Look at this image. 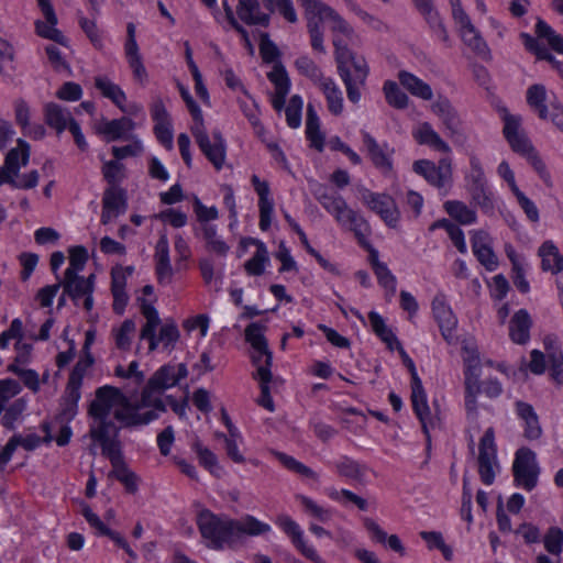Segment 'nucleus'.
Masks as SVG:
<instances>
[{
    "label": "nucleus",
    "instance_id": "412c9836",
    "mask_svg": "<svg viewBox=\"0 0 563 563\" xmlns=\"http://www.w3.org/2000/svg\"><path fill=\"white\" fill-rule=\"evenodd\" d=\"M192 135L205 156L217 170H220L225 162L227 145L221 142L212 143L205 128L197 130Z\"/></svg>",
    "mask_w": 563,
    "mask_h": 563
},
{
    "label": "nucleus",
    "instance_id": "5701e85b",
    "mask_svg": "<svg viewBox=\"0 0 563 563\" xmlns=\"http://www.w3.org/2000/svg\"><path fill=\"white\" fill-rule=\"evenodd\" d=\"M515 408L517 416L523 421L525 438L530 441L538 440L542 435V428L533 407L528 402L518 400Z\"/></svg>",
    "mask_w": 563,
    "mask_h": 563
},
{
    "label": "nucleus",
    "instance_id": "37998d69",
    "mask_svg": "<svg viewBox=\"0 0 563 563\" xmlns=\"http://www.w3.org/2000/svg\"><path fill=\"white\" fill-rule=\"evenodd\" d=\"M251 358L256 367V373L254 374V378L257 380H272V353L268 350V346L258 350H252Z\"/></svg>",
    "mask_w": 563,
    "mask_h": 563
},
{
    "label": "nucleus",
    "instance_id": "6e6d98bb",
    "mask_svg": "<svg viewBox=\"0 0 563 563\" xmlns=\"http://www.w3.org/2000/svg\"><path fill=\"white\" fill-rule=\"evenodd\" d=\"M263 4L271 13L278 12L289 23L298 20L292 0H263Z\"/></svg>",
    "mask_w": 563,
    "mask_h": 563
},
{
    "label": "nucleus",
    "instance_id": "aec40b11",
    "mask_svg": "<svg viewBox=\"0 0 563 563\" xmlns=\"http://www.w3.org/2000/svg\"><path fill=\"white\" fill-rule=\"evenodd\" d=\"M364 146L366 147L369 158L374 166L384 175L390 174L393 170L391 154L387 145H379L377 141L366 131H362Z\"/></svg>",
    "mask_w": 563,
    "mask_h": 563
},
{
    "label": "nucleus",
    "instance_id": "f257e3e1",
    "mask_svg": "<svg viewBox=\"0 0 563 563\" xmlns=\"http://www.w3.org/2000/svg\"><path fill=\"white\" fill-rule=\"evenodd\" d=\"M89 416L92 418L89 434L93 442L101 446L102 454L113 466L112 475L120 481L129 492L136 490V476L123 465L121 442L119 440L120 427L115 426L112 416L121 427H136L147 424L157 419L155 412L141 415L137 408L130 404V399L117 387L109 385L96 390L95 399L89 406Z\"/></svg>",
    "mask_w": 563,
    "mask_h": 563
},
{
    "label": "nucleus",
    "instance_id": "473e14b6",
    "mask_svg": "<svg viewBox=\"0 0 563 563\" xmlns=\"http://www.w3.org/2000/svg\"><path fill=\"white\" fill-rule=\"evenodd\" d=\"M124 54L134 78L141 84H145L147 81V71L143 64L136 40L125 41Z\"/></svg>",
    "mask_w": 563,
    "mask_h": 563
},
{
    "label": "nucleus",
    "instance_id": "ea45409f",
    "mask_svg": "<svg viewBox=\"0 0 563 563\" xmlns=\"http://www.w3.org/2000/svg\"><path fill=\"white\" fill-rule=\"evenodd\" d=\"M368 321L373 332L387 345L389 350L393 351L398 346V344H401L378 312L371 311L368 313Z\"/></svg>",
    "mask_w": 563,
    "mask_h": 563
},
{
    "label": "nucleus",
    "instance_id": "f3484780",
    "mask_svg": "<svg viewBox=\"0 0 563 563\" xmlns=\"http://www.w3.org/2000/svg\"><path fill=\"white\" fill-rule=\"evenodd\" d=\"M432 313L438 322L443 339L451 341L457 327V319L443 294H438L433 298Z\"/></svg>",
    "mask_w": 563,
    "mask_h": 563
},
{
    "label": "nucleus",
    "instance_id": "603ef678",
    "mask_svg": "<svg viewBox=\"0 0 563 563\" xmlns=\"http://www.w3.org/2000/svg\"><path fill=\"white\" fill-rule=\"evenodd\" d=\"M334 468L340 476L353 481H360L365 473L363 466H361L356 461L347 456H342L341 459H339L334 463Z\"/></svg>",
    "mask_w": 563,
    "mask_h": 563
},
{
    "label": "nucleus",
    "instance_id": "4468645a",
    "mask_svg": "<svg viewBox=\"0 0 563 563\" xmlns=\"http://www.w3.org/2000/svg\"><path fill=\"white\" fill-rule=\"evenodd\" d=\"M18 147L12 148L5 156L4 165L0 167V186L9 184L14 188L15 178L21 167L26 166L30 158L29 144L19 140Z\"/></svg>",
    "mask_w": 563,
    "mask_h": 563
},
{
    "label": "nucleus",
    "instance_id": "13d9d810",
    "mask_svg": "<svg viewBox=\"0 0 563 563\" xmlns=\"http://www.w3.org/2000/svg\"><path fill=\"white\" fill-rule=\"evenodd\" d=\"M295 65L301 75L311 79L316 85L325 78L319 66L307 55L298 57Z\"/></svg>",
    "mask_w": 563,
    "mask_h": 563
},
{
    "label": "nucleus",
    "instance_id": "0eeeda50",
    "mask_svg": "<svg viewBox=\"0 0 563 563\" xmlns=\"http://www.w3.org/2000/svg\"><path fill=\"white\" fill-rule=\"evenodd\" d=\"M465 409L472 421L477 418V396L481 394L482 364L474 346L463 347Z\"/></svg>",
    "mask_w": 563,
    "mask_h": 563
},
{
    "label": "nucleus",
    "instance_id": "4c0bfd02",
    "mask_svg": "<svg viewBox=\"0 0 563 563\" xmlns=\"http://www.w3.org/2000/svg\"><path fill=\"white\" fill-rule=\"evenodd\" d=\"M471 202L478 207L484 214L493 216L496 209V199L488 184L467 190Z\"/></svg>",
    "mask_w": 563,
    "mask_h": 563
},
{
    "label": "nucleus",
    "instance_id": "c756f323",
    "mask_svg": "<svg viewBox=\"0 0 563 563\" xmlns=\"http://www.w3.org/2000/svg\"><path fill=\"white\" fill-rule=\"evenodd\" d=\"M136 336V324L132 319H125L121 324L113 327L111 339L117 350L130 352Z\"/></svg>",
    "mask_w": 563,
    "mask_h": 563
},
{
    "label": "nucleus",
    "instance_id": "423d86ee",
    "mask_svg": "<svg viewBox=\"0 0 563 563\" xmlns=\"http://www.w3.org/2000/svg\"><path fill=\"white\" fill-rule=\"evenodd\" d=\"M188 375L187 366L184 363L165 364L161 366L153 376L148 379L146 386L142 391L141 401L137 405L130 404L137 408L141 415L147 412L165 411V402L162 398V393L179 384Z\"/></svg>",
    "mask_w": 563,
    "mask_h": 563
},
{
    "label": "nucleus",
    "instance_id": "0e129e2a",
    "mask_svg": "<svg viewBox=\"0 0 563 563\" xmlns=\"http://www.w3.org/2000/svg\"><path fill=\"white\" fill-rule=\"evenodd\" d=\"M88 261V252L84 246H73L69 250V266L66 275L78 274L81 272Z\"/></svg>",
    "mask_w": 563,
    "mask_h": 563
},
{
    "label": "nucleus",
    "instance_id": "09e8293b",
    "mask_svg": "<svg viewBox=\"0 0 563 563\" xmlns=\"http://www.w3.org/2000/svg\"><path fill=\"white\" fill-rule=\"evenodd\" d=\"M257 250L254 255L245 262L244 267L249 275L260 276L264 273L266 264L269 262L268 252L265 244L261 241L255 242Z\"/></svg>",
    "mask_w": 563,
    "mask_h": 563
},
{
    "label": "nucleus",
    "instance_id": "1a4fd4ad",
    "mask_svg": "<svg viewBox=\"0 0 563 563\" xmlns=\"http://www.w3.org/2000/svg\"><path fill=\"white\" fill-rule=\"evenodd\" d=\"M477 462L481 481L485 485H492L499 470L495 431L493 428H488L481 438Z\"/></svg>",
    "mask_w": 563,
    "mask_h": 563
},
{
    "label": "nucleus",
    "instance_id": "a878e982",
    "mask_svg": "<svg viewBox=\"0 0 563 563\" xmlns=\"http://www.w3.org/2000/svg\"><path fill=\"white\" fill-rule=\"evenodd\" d=\"M363 525L373 541L388 547L400 555L405 554V547L398 536H388L376 521L367 517L363 519Z\"/></svg>",
    "mask_w": 563,
    "mask_h": 563
},
{
    "label": "nucleus",
    "instance_id": "39448f33",
    "mask_svg": "<svg viewBox=\"0 0 563 563\" xmlns=\"http://www.w3.org/2000/svg\"><path fill=\"white\" fill-rule=\"evenodd\" d=\"M312 195L341 228L352 231L361 245L367 244L371 233L367 221L351 209L340 194L324 185L314 184Z\"/></svg>",
    "mask_w": 563,
    "mask_h": 563
},
{
    "label": "nucleus",
    "instance_id": "c85d7f7f",
    "mask_svg": "<svg viewBox=\"0 0 563 563\" xmlns=\"http://www.w3.org/2000/svg\"><path fill=\"white\" fill-rule=\"evenodd\" d=\"M532 321L527 310H518L509 323V336L517 344H526L530 339Z\"/></svg>",
    "mask_w": 563,
    "mask_h": 563
},
{
    "label": "nucleus",
    "instance_id": "dca6fc26",
    "mask_svg": "<svg viewBox=\"0 0 563 563\" xmlns=\"http://www.w3.org/2000/svg\"><path fill=\"white\" fill-rule=\"evenodd\" d=\"M93 275H90L88 278H84L78 276V274H65L64 279L60 283V286L64 288V292L67 294L76 305H78V301L84 298L82 306L87 311L91 310L93 307Z\"/></svg>",
    "mask_w": 563,
    "mask_h": 563
},
{
    "label": "nucleus",
    "instance_id": "f03ea898",
    "mask_svg": "<svg viewBox=\"0 0 563 563\" xmlns=\"http://www.w3.org/2000/svg\"><path fill=\"white\" fill-rule=\"evenodd\" d=\"M301 2L306 11L310 45L319 54L327 53L322 24L330 23L338 74L344 84L347 99L352 103H358L369 75V66L365 57L352 52L341 37L342 35L346 40H352L355 35L354 29L333 8L321 0H301Z\"/></svg>",
    "mask_w": 563,
    "mask_h": 563
},
{
    "label": "nucleus",
    "instance_id": "a18cd8bd",
    "mask_svg": "<svg viewBox=\"0 0 563 563\" xmlns=\"http://www.w3.org/2000/svg\"><path fill=\"white\" fill-rule=\"evenodd\" d=\"M274 456L286 467L288 471L296 473L302 477L310 478L313 482H319V475L312 468L305 465L294 456L279 451H273Z\"/></svg>",
    "mask_w": 563,
    "mask_h": 563
},
{
    "label": "nucleus",
    "instance_id": "e2e57ef3",
    "mask_svg": "<svg viewBox=\"0 0 563 563\" xmlns=\"http://www.w3.org/2000/svg\"><path fill=\"white\" fill-rule=\"evenodd\" d=\"M269 81L275 87V92H280L282 95H288L290 89V80L282 65H275L273 69L267 74Z\"/></svg>",
    "mask_w": 563,
    "mask_h": 563
},
{
    "label": "nucleus",
    "instance_id": "6ab92c4d",
    "mask_svg": "<svg viewBox=\"0 0 563 563\" xmlns=\"http://www.w3.org/2000/svg\"><path fill=\"white\" fill-rule=\"evenodd\" d=\"M126 210V198L123 189L110 187L103 194L101 223L108 224Z\"/></svg>",
    "mask_w": 563,
    "mask_h": 563
},
{
    "label": "nucleus",
    "instance_id": "69168bd1",
    "mask_svg": "<svg viewBox=\"0 0 563 563\" xmlns=\"http://www.w3.org/2000/svg\"><path fill=\"white\" fill-rule=\"evenodd\" d=\"M97 16H92V19H88L86 16H79V25L87 37L90 40L91 44L100 49L103 46L102 35L99 31L96 22Z\"/></svg>",
    "mask_w": 563,
    "mask_h": 563
},
{
    "label": "nucleus",
    "instance_id": "e433bc0d",
    "mask_svg": "<svg viewBox=\"0 0 563 563\" xmlns=\"http://www.w3.org/2000/svg\"><path fill=\"white\" fill-rule=\"evenodd\" d=\"M419 13L423 16L426 23L428 24L431 31L432 36L444 43L446 46H450L451 42L448 30L435 5L422 10Z\"/></svg>",
    "mask_w": 563,
    "mask_h": 563
},
{
    "label": "nucleus",
    "instance_id": "cd10ccee",
    "mask_svg": "<svg viewBox=\"0 0 563 563\" xmlns=\"http://www.w3.org/2000/svg\"><path fill=\"white\" fill-rule=\"evenodd\" d=\"M541 257V268L544 272L559 274L563 271V255L553 241H544L538 250Z\"/></svg>",
    "mask_w": 563,
    "mask_h": 563
},
{
    "label": "nucleus",
    "instance_id": "a211bd4d",
    "mask_svg": "<svg viewBox=\"0 0 563 563\" xmlns=\"http://www.w3.org/2000/svg\"><path fill=\"white\" fill-rule=\"evenodd\" d=\"M255 192L258 196L260 229L267 231L271 228L274 214V200L267 181L261 180L257 175L251 178Z\"/></svg>",
    "mask_w": 563,
    "mask_h": 563
},
{
    "label": "nucleus",
    "instance_id": "f704fd0d",
    "mask_svg": "<svg viewBox=\"0 0 563 563\" xmlns=\"http://www.w3.org/2000/svg\"><path fill=\"white\" fill-rule=\"evenodd\" d=\"M446 213L462 225H471L477 222V212L474 208L460 200L444 202Z\"/></svg>",
    "mask_w": 563,
    "mask_h": 563
},
{
    "label": "nucleus",
    "instance_id": "4be33fe9",
    "mask_svg": "<svg viewBox=\"0 0 563 563\" xmlns=\"http://www.w3.org/2000/svg\"><path fill=\"white\" fill-rule=\"evenodd\" d=\"M411 402L424 433H428V426L431 423V411L428 405L427 394L419 376H415L411 379Z\"/></svg>",
    "mask_w": 563,
    "mask_h": 563
},
{
    "label": "nucleus",
    "instance_id": "393cba45",
    "mask_svg": "<svg viewBox=\"0 0 563 563\" xmlns=\"http://www.w3.org/2000/svg\"><path fill=\"white\" fill-rule=\"evenodd\" d=\"M44 119L46 124L54 129L57 134L68 130L75 123L70 111L55 102H48L44 107Z\"/></svg>",
    "mask_w": 563,
    "mask_h": 563
},
{
    "label": "nucleus",
    "instance_id": "680f3d73",
    "mask_svg": "<svg viewBox=\"0 0 563 563\" xmlns=\"http://www.w3.org/2000/svg\"><path fill=\"white\" fill-rule=\"evenodd\" d=\"M302 106V98L294 95L285 108L286 121L291 129H297L301 124Z\"/></svg>",
    "mask_w": 563,
    "mask_h": 563
},
{
    "label": "nucleus",
    "instance_id": "c9c22d12",
    "mask_svg": "<svg viewBox=\"0 0 563 563\" xmlns=\"http://www.w3.org/2000/svg\"><path fill=\"white\" fill-rule=\"evenodd\" d=\"M95 87L100 91L102 97L110 99L119 109H124L126 95L121 87L110 78L107 76L95 77Z\"/></svg>",
    "mask_w": 563,
    "mask_h": 563
},
{
    "label": "nucleus",
    "instance_id": "ddd939ff",
    "mask_svg": "<svg viewBox=\"0 0 563 563\" xmlns=\"http://www.w3.org/2000/svg\"><path fill=\"white\" fill-rule=\"evenodd\" d=\"M503 122L504 136L515 153L526 157L536 150L521 129V118L519 115H514L505 111Z\"/></svg>",
    "mask_w": 563,
    "mask_h": 563
},
{
    "label": "nucleus",
    "instance_id": "5fc2aeb1",
    "mask_svg": "<svg viewBox=\"0 0 563 563\" xmlns=\"http://www.w3.org/2000/svg\"><path fill=\"white\" fill-rule=\"evenodd\" d=\"M484 168L481 161L476 156L470 158V170L465 175L466 190L487 185Z\"/></svg>",
    "mask_w": 563,
    "mask_h": 563
},
{
    "label": "nucleus",
    "instance_id": "20e7f679",
    "mask_svg": "<svg viewBox=\"0 0 563 563\" xmlns=\"http://www.w3.org/2000/svg\"><path fill=\"white\" fill-rule=\"evenodd\" d=\"M140 311L145 318L139 333V343L135 345V353H141V343L147 342V354L157 350L170 352L175 349L180 333L175 322L166 321L162 324L158 311L153 303L145 299L140 300Z\"/></svg>",
    "mask_w": 563,
    "mask_h": 563
},
{
    "label": "nucleus",
    "instance_id": "4d7b16f0",
    "mask_svg": "<svg viewBox=\"0 0 563 563\" xmlns=\"http://www.w3.org/2000/svg\"><path fill=\"white\" fill-rule=\"evenodd\" d=\"M536 33L538 37L547 40L554 51L563 53V36L558 34L547 22L538 20Z\"/></svg>",
    "mask_w": 563,
    "mask_h": 563
},
{
    "label": "nucleus",
    "instance_id": "7c9ffc66",
    "mask_svg": "<svg viewBox=\"0 0 563 563\" xmlns=\"http://www.w3.org/2000/svg\"><path fill=\"white\" fill-rule=\"evenodd\" d=\"M317 86L324 95L328 110L333 115H340L344 109V100L342 90L334 81V79L331 77H325Z\"/></svg>",
    "mask_w": 563,
    "mask_h": 563
},
{
    "label": "nucleus",
    "instance_id": "a19ab883",
    "mask_svg": "<svg viewBox=\"0 0 563 563\" xmlns=\"http://www.w3.org/2000/svg\"><path fill=\"white\" fill-rule=\"evenodd\" d=\"M368 321L373 332L387 345L389 350L393 351L398 346V344H401L378 312L371 311L368 313Z\"/></svg>",
    "mask_w": 563,
    "mask_h": 563
},
{
    "label": "nucleus",
    "instance_id": "7ed1b4c3",
    "mask_svg": "<svg viewBox=\"0 0 563 563\" xmlns=\"http://www.w3.org/2000/svg\"><path fill=\"white\" fill-rule=\"evenodd\" d=\"M196 525L203 544L214 551L235 549L245 537H260L272 531V527L252 515L233 519L224 514H214L200 508L196 514Z\"/></svg>",
    "mask_w": 563,
    "mask_h": 563
},
{
    "label": "nucleus",
    "instance_id": "9d476101",
    "mask_svg": "<svg viewBox=\"0 0 563 563\" xmlns=\"http://www.w3.org/2000/svg\"><path fill=\"white\" fill-rule=\"evenodd\" d=\"M361 200L371 211L375 212L389 228H396L400 221V211L395 199L386 194L362 189Z\"/></svg>",
    "mask_w": 563,
    "mask_h": 563
},
{
    "label": "nucleus",
    "instance_id": "58836bf2",
    "mask_svg": "<svg viewBox=\"0 0 563 563\" xmlns=\"http://www.w3.org/2000/svg\"><path fill=\"white\" fill-rule=\"evenodd\" d=\"M368 321L373 332L387 345L389 350L393 351L398 346V344H401L378 312L371 311L368 313Z\"/></svg>",
    "mask_w": 563,
    "mask_h": 563
},
{
    "label": "nucleus",
    "instance_id": "2eb2a0df",
    "mask_svg": "<svg viewBox=\"0 0 563 563\" xmlns=\"http://www.w3.org/2000/svg\"><path fill=\"white\" fill-rule=\"evenodd\" d=\"M412 168L415 173L421 175L429 184L439 188L446 186L451 180L452 167L449 158L440 159L438 165L428 159L417 161L413 163Z\"/></svg>",
    "mask_w": 563,
    "mask_h": 563
},
{
    "label": "nucleus",
    "instance_id": "b1692460",
    "mask_svg": "<svg viewBox=\"0 0 563 563\" xmlns=\"http://www.w3.org/2000/svg\"><path fill=\"white\" fill-rule=\"evenodd\" d=\"M412 136L420 145L429 146L430 148L441 152L450 153L451 147L440 136L429 122L419 123L412 131Z\"/></svg>",
    "mask_w": 563,
    "mask_h": 563
},
{
    "label": "nucleus",
    "instance_id": "49530a36",
    "mask_svg": "<svg viewBox=\"0 0 563 563\" xmlns=\"http://www.w3.org/2000/svg\"><path fill=\"white\" fill-rule=\"evenodd\" d=\"M202 238L206 241L207 250L220 256H225L230 246L217 233V228L213 224L203 223L201 227Z\"/></svg>",
    "mask_w": 563,
    "mask_h": 563
},
{
    "label": "nucleus",
    "instance_id": "f8f14e48",
    "mask_svg": "<svg viewBox=\"0 0 563 563\" xmlns=\"http://www.w3.org/2000/svg\"><path fill=\"white\" fill-rule=\"evenodd\" d=\"M275 523L291 540L294 547L308 560L313 563H327L317 552L313 545L305 538L301 527L288 515L282 514L276 517Z\"/></svg>",
    "mask_w": 563,
    "mask_h": 563
},
{
    "label": "nucleus",
    "instance_id": "72a5a7b5",
    "mask_svg": "<svg viewBox=\"0 0 563 563\" xmlns=\"http://www.w3.org/2000/svg\"><path fill=\"white\" fill-rule=\"evenodd\" d=\"M306 135L310 145L321 152L324 147V135L320 130V120L312 103L307 106Z\"/></svg>",
    "mask_w": 563,
    "mask_h": 563
},
{
    "label": "nucleus",
    "instance_id": "774afa93",
    "mask_svg": "<svg viewBox=\"0 0 563 563\" xmlns=\"http://www.w3.org/2000/svg\"><path fill=\"white\" fill-rule=\"evenodd\" d=\"M56 25L57 23L38 20L35 22V30L37 35H40L41 37L48 38L58 44H65L66 38L63 35V33L58 29H56Z\"/></svg>",
    "mask_w": 563,
    "mask_h": 563
},
{
    "label": "nucleus",
    "instance_id": "864d4df0",
    "mask_svg": "<svg viewBox=\"0 0 563 563\" xmlns=\"http://www.w3.org/2000/svg\"><path fill=\"white\" fill-rule=\"evenodd\" d=\"M383 92L386 101L390 107L396 109H405L408 106V96L399 88L398 84L393 80L384 82Z\"/></svg>",
    "mask_w": 563,
    "mask_h": 563
},
{
    "label": "nucleus",
    "instance_id": "bb28decb",
    "mask_svg": "<svg viewBox=\"0 0 563 563\" xmlns=\"http://www.w3.org/2000/svg\"><path fill=\"white\" fill-rule=\"evenodd\" d=\"M239 18L249 25L267 26L271 18L268 13L261 11L258 1L244 0L236 7Z\"/></svg>",
    "mask_w": 563,
    "mask_h": 563
},
{
    "label": "nucleus",
    "instance_id": "c03bdc74",
    "mask_svg": "<svg viewBox=\"0 0 563 563\" xmlns=\"http://www.w3.org/2000/svg\"><path fill=\"white\" fill-rule=\"evenodd\" d=\"M134 126V123L132 120L128 118H121V119H114L110 121H102L98 128L97 131L100 134H104L108 136L110 141L119 140L123 136V134L132 130Z\"/></svg>",
    "mask_w": 563,
    "mask_h": 563
},
{
    "label": "nucleus",
    "instance_id": "bf43d9fd",
    "mask_svg": "<svg viewBox=\"0 0 563 563\" xmlns=\"http://www.w3.org/2000/svg\"><path fill=\"white\" fill-rule=\"evenodd\" d=\"M243 443V435L241 431L228 433L224 437V449L229 459L234 463L242 464L245 462L243 453L240 451L239 445Z\"/></svg>",
    "mask_w": 563,
    "mask_h": 563
},
{
    "label": "nucleus",
    "instance_id": "9b49d317",
    "mask_svg": "<svg viewBox=\"0 0 563 563\" xmlns=\"http://www.w3.org/2000/svg\"><path fill=\"white\" fill-rule=\"evenodd\" d=\"M512 471L517 486L528 492L532 490L538 484L540 472L536 453L528 448L519 449L516 452Z\"/></svg>",
    "mask_w": 563,
    "mask_h": 563
},
{
    "label": "nucleus",
    "instance_id": "6e6552de",
    "mask_svg": "<svg viewBox=\"0 0 563 563\" xmlns=\"http://www.w3.org/2000/svg\"><path fill=\"white\" fill-rule=\"evenodd\" d=\"M451 8V15L456 25H459L460 35L465 45H467L476 55L486 58L490 55L489 47L482 37L479 31L472 23L468 14L462 7L461 0H448Z\"/></svg>",
    "mask_w": 563,
    "mask_h": 563
},
{
    "label": "nucleus",
    "instance_id": "3c124183",
    "mask_svg": "<svg viewBox=\"0 0 563 563\" xmlns=\"http://www.w3.org/2000/svg\"><path fill=\"white\" fill-rule=\"evenodd\" d=\"M547 90L543 85H532L527 91V101L540 119H548V107L545 106Z\"/></svg>",
    "mask_w": 563,
    "mask_h": 563
},
{
    "label": "nucleus",
    "instance_id": "8fccbe9b",
    "mask_svg": "<svg viewBox=\"0 0 563 563\" xmlns=\"http://www.w3.org/2000/svg\"><path fill=\"white\" fill-rule=\"evenodd\" d=\"M296 499L300 503L305 512L318 521L327 523L332 519L333 511L331 508L320 506L313 499L305 495H297Z\"/></svg>",
    "mask_w": 563,
    "mask_h": 563
},
{
    "label": "nucleus",
    "instance_id": "2f4dec72",
    "mask_svg": "<svg viewBox=\"0 0 563 563\" xmlns=\"http://www.w3.org/2000/svg\"><path fill=\"white\" fill-rule=\"evenodd\" d=\"M398 80L412 96L427 101L432 99L433 92L431 87L416 75L400 70L398 73Z\"/></svg>",
    "mask_w": 563,
    "mask_h": 563
},
{
    "label": "nucleus",
    "instance_id": "de8ad7c7",
    "mask_svg": "<svg viewBox=\"0 0 563 563\" xmlns=\"http://www.w3.org/2000/svg\"><path fill=\"white\" fill-rule=\"evenodd\" d=\"M192 450L197 454L199 464L208 470L212 475L220 477L222 467L219 465L217 455L207 446L202 445L200 441L192 443Z\"/></svg>",
    "mask_w": 563,
    "mask_h": 563
},
{
    "label": "nucleus",
    "instance_id": "79ce46f5",
    "mask_svg": "<svg viewBox=\"0 0 563 563\" xmlns=\"http://www.w3.org/2000/svg\"><path fill=\"white\" fill-rule=\"evenodd\" d=\"M371 263L378 284L384 287L391 296L396 292L397 280L387 265L378 260L377 252H371Z\"/></svg>",
    "mask_w": 563,
    "mask_h": 563
},
{
    "label": "nucleus",
    "instance_id": "052dcab7",
    "mask_svg": "<svg viewBox=\"0 0 563 563\" xmlns=\"http://www.w3.org/2000/svg\"><path fill=\"white\" fill-rule=\"evenodd\" d=\"M543 545L550 554L560 556L563 551V530L550 527L543 537Z\"/></svg>",
    "mask_w": 563,
    "mask_h": 563
},
{
    "label": "nucleus",
    "instance_id": "338daca9",
    "mask_svg": "<svg viewBox=\"0 0 563 563\" xmlns=\"http://www.w3.org/2000/svg\"><path fill=\"white\" fill-rule=\"evenodd\" d=\"M80 399V382L75 379L74 375H71L67 388H66V398L67 408L65 413L69 417H74L77 412V404Z\"/></svg>",
    "mask_w": 563,
    "mask_h": 563
}]
</instances>
